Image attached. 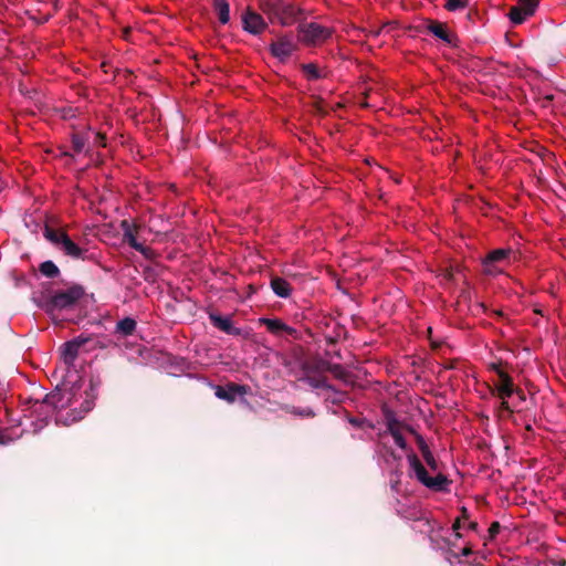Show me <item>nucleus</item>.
Returning <instances> with one entry per match:
<instances>
[{
  "label": "nucleus",
  "instance_id": "9",
  "mask_svg": "<svg viewBox=\"0 0 566 566\" xmlns=\"http://www.w3.org/2000/svg\"><path fill=\"white\" fill-rule=\"evenodd\" d=\"M260 324L265 326L266 329L276 336L282 335L283 333L292 336L293 338H297V331L289 325H286L283 321L279 318H266L262 317L259 319Z\"/></svg>",
  "mask_w": 566,
  "mask_h": 566
},
{
  "label": "nucleus",
  "instance_id": "32",
  "mask_svg": "<svg viewBox=\"0 0 566 566\" xmlns=\"http://www.w3.org/2000/svg\"><path fill=\"white\" fill-rule=\"evenodd\" d=\"M501 524L499 522H492L489 527V538L494 539L495 536L500 533Z\"/></svg>",
  "mask_w": 566,
  "mask_h": 566
},
{
  "label": "nucleus",
  "instance_id": "11",
  "mask_svg": "<svg viewBox=\"0 0 566 566\" xmlns=\"http://www.w3.org/2000/svg\"><path fill=\"white\" fill-rule=\"evenodd\" d=\"M242 22H243V29L245 31H248L249 33H252L255 35L262 33L266 28V23H265L264 19L262 18V15L254 11H251V10H248L242 15Z\"/></svg>",
  "mask_w": 566,
  "mask_h": 566
},
{
  "label": "nucleus",
  "instance_id": "14",
  "mask_svg": "<svg viewBox=\"0 0 566 566\" xmlns=\"http://www.w3.org/2000/svg\"><path fill=\"white\" fill-rule=\"evenodd\" d=\"M209 319L214 327L228 335L240 336L242 334L240 328L233 326L230 317H223L217 313H210Z\"/></svg>",
  "mask_w": 566,
  "mask_h": 566
},
{
  "label": "nucleus",
  "instance_id": "15",
  "mask_svg": "<svg viewBox=\"0 0 566 566\" xmlns=\"http://www.w3.org/2000/svg\"><path fill=\"white\" fill-rule=\"evenodd\" d=\"M270 286L275 295L279 297L286 298L291 295V284L283 277L273 276L270 282Z\"/></svg>",
  "mask_w": 566,
  "mask_h": 566
},
{
  "label": "nucleus",
  "instance_id": "33",
  "mask_svg": "<svg viewBox=\"0 0 566 566\" xmlns=\"http://www.w3.org/2000/svg\"><path fill=\"white\" fill-rule=\"evenodd\" d=\"M392 476L394 478H391V480H390L391 488L397 490L398 485L400 484L401 471L400 470H395L392 472Z\"/></svg>",
  "mask_w": 566,
  "mask_h": 566
},
{
  "label": "nucleus",
  "instance_id": "41",
  "mask_svg": "<svg viewBox=\"0 0 566 566\" xmlns=\"http://www.w3.org/2000/svg\"><path fill=\"white\" fill-rule=\"evenodd\" d=\"M416 441H417V446L418 448L422 447L423 444H426L427 442L424 441L423 437L420 436V434H417L416 433Z\"/></svg>",
  "mask_w": 566,
  "mask_h": 566
},
{
  "label": "nucleus",
  "instance_id": "43",
  "mask_svg": "<svg viewBox=\"0 0 566 566\" xmlns=\"http://www.w3.org/2000/svg\"><path fill=\"white\" fill-rule=\"evenodd\" d=\"M491 369L496 373L499 376V371H504L499 365L492 364Z\"/></svg>",
  "mask_w": 566,
  "mask_h": 566
},
{
  "label": "nucleus",
  "instance_id": "29",
  "mask_svg": "<svg viewBox=\"0 0 566 566\" xmlns=\"http://www.w3.org/2000/svg\"><path fill=\"white\" fill-rule=\"evenodd\" d=\"M401 422L395 417L387 418V430L390 434L400 431Z\"/></svg>",
  "mask_w": 566,
  "mask_h": 566
},
{
  "label": "nucleus",
  "instance_id": "34",
  "mask_svg": "<svg viewBox=\"0 0 566 566\" xmlns=\"http://www.w3.org/2000/svg\"><path fill=\"white\" fill-rule=\"evenodd\" d=\"M94 144L105 147L106 146V135L103 133H96L94 137Z\"/></svg>",
  "mask_w": 566,
  "mask_h": 566
},
{
  "label": "nucleus",
  "instance_id": "10",
  "mask_svg": "<svg viewBox=\"0 0 566 566\" xmlns=\"http://www.w3.org/2000/svg\"><path fill=\"white\" fill-rule=\"evenodd\" d=\"M300 12L301 10L291 3L277 2L274 6V14L282 25H291L294 23Z\"/></svg>",
  "mask_w": 566,
  "mask_h": 566
},
{
  "label": "nucleus",
  "instance_id": "36",
  "mask_svg": "<svg viewBox=\"0 0 566 566\" xmlns=\"http://www.w3.org/2000/svg\"><path fill=\"white\" fill-rule=\"evenodd\" d=\"M500 409L503 410V411H506L509 413L513 412V409L511 408L507 399H504V400L501 401Z\"/></svg>",
  "mask_w": 566,
  "mask_h": 566
},
{
  "label": "nucleus",
  "instance_id": "13",
  "mask_svg": "<svg viewBox=\"0 0 566 566\" xmlns=\"http://www.w3.org/2000/svg\"><path fill=\"white\" fill-rule=\"evenodd\" d=\"M427 30L449 45H457V35L447 31L446 25L439 21L428 19Z\"/></svg>",
  "mask_w": 566,
  "mask_h": 566
},
{
  "label": "nucleus",
  "instance_id": "4",
  "mask_svg": "<svg viewBox=\"0 0 566 566\" xmlns=\"http://www.w3.org/2000/svg\"><path fill=\"white\" fill-rule=\"evenodd\" d=\"M332 29L318 23H301L297 27L298 40L306 45H317L332 35Z\"/></svg>",
  "mask_w": 566,
  "mask_h": 566
},
{
  "label": "nucleus",
  "instance_id": "16",
  "mask_svg": "<svg viewBox=\"0 0 566 566\" xmlns=\"http://www.w3.org/2000/svg\"><path fill=\"white\" fill-rule=\"evenodd\" d=\"M124 227H127V229L124 232V238L134 250L140 252L143 255L148 256L151 250L149 248L144 247L142 243H139L133 233L130 229H128L127 221L123 222Z\"/></svg>",
  "mask_w": 566,
  "mask_h": 566
},
{
  "label": "nucleus",
  "instance_id": "27",
  "mask_svg": "<svg viewBox=\"0 0 566 566\" xmlns=\"http://www.w3.org/2000/svg\"><path fill=\"white\" fill-rule=\"evenodd\" d=\"M424 462L427 463V465L429 467L430 471L432 473H434V475L438 473V472H441L440 470V463L437 461V459L434 458L433 453L431 454H427V457L423 458Z\"/></svg>",
  "mask_w": 566,
  "mask_h": 566
},
{
  "label": "nucleus",
  "instance_id": "37",
  "mask_svg": "<svg viewBox=\"0 0 566 566\" xmlns=\"http://www.w3.org/2000/svg\"><path fill=\"white\" fill-rule=\"evenodd\" d=\"M514 394L517 396L520 401H525L526 396H525V394H524V391L522 389L515 388Z\"/></svg>",
  "mask_w": 566,
  "mask_h": 566
},
{
  "label": "nucleus",
  "instance_id": "23",
  "mask_svg": "<svg viewBox=\"0 0 566 566\" xmlns=\"http://www.w3.org/2000/svg\"><path fill=\"white\" fill-rule=\"evenodd\" d=\"M326 370L332 373L337 379L345 380L348 373L339 364L326 363Z\"/></svg>",
  "mask_w": 566,
  "mask_h": 566
},
{
  "label": "nucleus",
  "instance_id": "35",
  "mask_svg": "<svg viewBox=\"0 0 566 566\" xmlns=\"http://www.w3.org/2000/svg\"><path fill=\"white\" fill-rule=\"evenodd\" d=\"M57 395H46L43 399V403L54 406L56 405Z\"/></svg>",
  "mask_w": 566,
  "mask_h": 566
},
{
  "label": "nucleus",
  "instance_id": "44",
  "mask_svg": "<svg viewBox=\"0 0 566 566\" xmlns=\"http://www.w3.org/2000/svg\"><path fill=\"white\" fill-rule=\"evenodd\" d=\"M478 523L476 522H470L468 524V528L471 530V531H476L478 530Z\"/></svg>",
  "mask_w": 566,
  "mask_h": 566
},
{
  "label": "nucleus",
  "instance_id": "12",
  "mask_svg": "<svg viewBox=\"0 0 566 566\" xmlns=\"http://www.w3.org/2000/svg\"><path fill=\"white\" fill-rule=\"evenodd\" d=\"M514 391L513 378L506 371H499V382L495 384V389L492 391V395L504 400L510 398Z\"/></svg>",
  "mask_w": 566,
  "mask_h": 566
},
{
  "label": "nucleus",
  "instance_id": "7",
  "mask_svg": "<svg viewBox=\"0 0 566 566\" xmlns=\"http://www.w3.org/2000/svg\"><path fill=\"white\" fill-rule=\"evenodd\" d=\"M250 392V387L247 385H239L235 382H229L224 387L217 386L216 387V396L219 399L226 400L229 403L235 401L237 396H244Z\"/></svg>",
  "mask_w": 566,
  "mask_h": 566
},
{
  "label": "nucleus",
  "instance_id": "6",
  "mask_svg": "<svg viewBox=\"0 0 566 566\" xmlns=\"http://www.w3.org/2000/svg\"><path fill=\"white\" fill-rule=\"evenodd\" d=\"M511 253V249H496L490 251L482 262L484 272L486 274L499 273L500 270L497 269V265L505 263L509 260Z\"/></svg>",
  "mask_w": 566,
  "mask_h": 566
},
{
  "label": "nucleus",
  "instance_id": "26",
  "mask_svg": "<svg viewBox=\"0 0 566 566\" xmlns=\"http://www.w3.org/2000/svg\"><path fill=\"white\" fill-rule=\"evenodd\" d=\"M71 142H72V149L74 150V153L80 154L84 150L86 139L82 135L74 134L72 136Z\"/></svg>",
  "mask_w": 566,
  "mask_h": 566
},
{
  "label": "nucleus",
  "instance_id": "24",
  "mask_svg": "<svg viewBox=\"0 0 566 566\" xmlns=\"http://www.w3.org/2000/svg\"><path fill=\"white\" fill-rule=\"evenodd\" d=\"M460 516L453 522L452 530L455 532L457 537H461V533H459V530L461 528L462 522L469 520V511L465 506H462L460 509Z\"/></svg>",
  "mask_w": 566,
  "mask_h": 566
},
{
  "label": "nucleus",
  "instance_id": "47",
  "mask_svg": "<svg viewBox=\"0 0 566 566\" xmlns=\"http://www.w3.org/2000/svg\"><path fill=\"white\" fill-rule=\"evenodd\" d=\"M495 313H496V315L502 316V312L499 311V312H495Z\"/></svg>",
  "mask_w": 566,
  "mask_h": 566
},
{
  "label": "nucleus",
  "instance_id": "22",
  "mask_svg": "<svg viewBox=\"0 0 566 566\" xmlns=\"http://www.w3.org/2000/svg\"><path fill=\"white\" fill-rule=\"evenodd\" d=\"M538 2L539 0H518L516 7L528 18L535 13Z\"/></svg>",
  "mask_w": 566,
  "mask_h": 566
},
{
  "label": "nucleus",
  "instance_id": "5",
  "mask_svg": "<svg viewBox=\"0 0 566 566\" xmlns=\"http://www.w3.org/2000/svg\"><path fill=\"white\" fill-rule=\"evenodd\" d=\"M90 337L80 335L62 345L61 354L63 361L67 367L74 366V363L78 356L80 348L90 342Z\"/></svg>",
  "mask_w": 566,
  "mask_h": 566
},
{
  "label": "nucleus",
  "instance_id": "40",
  "mask_svg": "<svg viewBox=\"0 0 566 566\" xmlns=\"http://www.w3.org/2000/svg\"><path fill=\"white\" fill-rule=\"evenodd\" d=\"M472 553H473L472 548L469 547V546H465V547L462 548L460 555L464 556V557H468V556L472 555Z\"/></svg>",
  "mask_w": 566,
  "mask_h": 566
},
{
  "label": "nucleus",
  "instance_id": "19",
  "mask_svg": "<svg viewBox=\"0 0 566 566\" xmlns=\"http://www.w3.org/2000/svg\"><path fill=\"white\" fill-rule=\"evenodd\" d=\"M301 70L308 81H316L324 77L317 64L315 63L301 64Z\"/></svg>",
  "mask_w": 566,
  "mask_h": 566
},
{
  "label": "nucleus",
  "instance_id": "3",
  "mask_svg": "<svg viewBox=\"0 0 566 566\" xmlns=\"http://www.w3.org/2000/svg\"><path fill=\"white\" fill-rule=\"evenodd\" d=\"M407 460L416 479L426 488L436 491L442 492L447 491L448 486L451 484V481L448 479L446 474L442 472H438L434 476H430L427 469L417 457L416 453L411 452L407 455Z\"/></svg>",
  "mask_w": 566,
  "mask_h": 566
},
{
  "label": "nucleus",
  "instance_id": "17",
  "mask_svg": "<svg viewBox=\"0 0 566 566\" xmlns=\"http://www.w3.org/2000/svg\"><path fill=\"white\" fill-rule=\"evenodd\" d=\"M137 323L132 317H125L117 322L115 332L123 336H130L135 333Z\"/></svg>",
  "mask_w": 566,
  "mask_h": 566
},
{
  "label": "nucleus",
  "instance_id": "45",
  "mask_svg": "<svg viewBox=\"0 0 566 566\" xmlns=\"http://www.w3.org/2000/svg\"><path fill=\"white\" fill-rule=\"evenodd\" d=\"M407 429H408L410 432L415 433V431H413V429H412L411 427L407 426Z\"/></svg>",
  "mask_w": 566,
  "mask_h": 566
},
{
  "label": "nucleus",
  "instance_id": "20",
  "mask_svg": "<svg viewBox=\"0 0 566 566\" xmlns=\"http://www.w3.org/2000/svg\"><path fill=\"white\" fill-rule=\"evenodd\" d=\"M39 271L42 275L49 279H54L60 274V270L56 264L50 260L42 262L39 266Z\"/></svg>",
  "mask_w": 566,
  "mask_h": 566
},
{
  "label": "nucleus",
  "instance_id": "46",
  "mask_svg": "<svg viewBox=\"0 0 566 566\" xmlns=\"http://www.w3.org/2000/svg\"><path fill=\"white\" fill-rule=\"evenodd\" d=\"M361 106H363V107H367V106H368V104H367L366 102H364V103H361Z\"/></svg>",
  "mask_w": 566,
  "mask_h": 566
},
{
  "label": "nucleus",
  "instance_id": "39",
  "mask_svg": "<svg viewBox=\"0 0 566 566\" xmlns=\"http://www.w3.org/2000/svg\"><path fill=\"white\" fill-rule=\"evenodd\" d=\"M420 452H421V455L422 458L427 457V454H431L432 452L430 451L428 444H423L422 447L419 448Z\"/></svg>",
  "mask_w": 566,
  "mask_h": 566
},
{
  "label": "nucleus",
  "instance_id": "21",
  "mask_svg": "<svg viewBox=\"0 0 566 566\" xmlns=\"http://www.w3.org/2000/svg\"><path fill=\"white\" fill-rule=\"evenodd\" d=\"M283 410H285L287 413L303 418H314L316 416L315 411L310 407L298 408L294 406H285Z\"/></svg>",
  "mask_w": 566,
  "mask_h": 566
},
{
  "label": "nucleus",
  "instance_id": "42",
  "mask_svg": "<svg viewBox=\"0 0 566 566\" xmlns=\"http://www.w3.org/2000/svg\"><path fill=\"white\" fill-rule=\"evenodd\" d=\"M361 422L363 421L360 419H358V418H349V423H352L355 427H360Z\"/></svg>",
  "mask_w": 566,
  "mask_h": 566
},
{
  "label": "nucleus",
  "instance_id": "2",
  "mask_svg": "<svg viewBox=\"0 0 566 566\" xmlns=\"http://www.w3.org/2000/svg\"><path fill=\"white\" fill-rule=\"evenodd\" d=\"M85 290L80 284H73L66 290L51 294L42 304L45 313L53 315L56 311L70 310L84 296Z\"/></svg>",
  "mask_w": 566,
  "mask_h": 566
},
{
  "label": "nucleus",
  "instance_id": "31",
  "mask_svg": "<svg viewBox=\"0 0 566 566\" xmlns=\"http://www.w3.org/2000/svg\"><path fill=\"white\" fill-rule=\"evenodd\" d=\"M391 436H392V438H394V440H395V443H396L400 449H402V450H407V448H408L407 441H406V439L403 438V436L401 434V432H400V431H398V432H394V431H392V434H391Z\"/></svg>",
  "mask_w": 566,
  "mask_h": 566
},
{
  "label": "nucleus",
  "instance_id": "1",
  "mask_svg": "<svg viewBox=\"0 0 566 566\" xmlns=\"http://www.w3.org/2000/svg\"><path fill=\"white\" fill-rule=\"evenodd\" d=\"M43 237L64 255L74 260H86L87 250L75 243L63 228L45 224Z\"/></svg>",
  "mask_w": 566,
  "mask_h": 566
},
{
  "label": "nucleus",
  "instance_id": "38",
  "mask_svg": "<svg viewBox=\"0 0 566 566\" xmlns=\"http://www.w3.org/2000/svg\"><path fill=\"white\" fill-rule=\"evenodd\" d=\"M420 452H421V455L422 458L427 457V454H431L432 452L430 451L428 444H423L422 447L419 448Z\"/></svg>",
  "mask_w": 566,
  "mask_h": 566
},
{
  "label": "nucleus",
  "instance_id": "25",
  "mask_svg": "<svg viewBox=\"0 0 566 566\" xmlns=\"http://www.w3.org/2000/svg\"><path fill=\"white\" fill-rule=\"evenodd\" d=\"M509 18L513 24H522L527 19L523 11L516 6L510 9Z\"/></svg>",
  "mask_w": 566,
  "mask_h": 566
},
{
  "label": "nucleus",
  "instance_id": "8",
  "mask_svg": "<svg viewBox=\"0 0 566 566\" xmlns=\"http://www.w3.org/2000/svg\"><path fill=\"white\" fill-rule=\"evenodd\" d=\"M296 50V44L286 35L279 38L270 44L272 55L284 62Z\"/></svg>",
  "mask_w": 566,
  "mask_h": 566
},
{
  "label": "nucleus",
  "instance_id": "28",
  "mask_svg": "<svg viewBox=\"0 0 566 566\" xmlns=\"http://www.w3.org/2000/svg\"><path fill=\"white\" fill-rule=\"evenodd\" d=\"M305 381L312 387V388H331L329 385H327L325 378H315V377H306Z\"/></svg>",
  "mask_w": 566,
  "mask_h": 566
},
{
  "label": "nucleus",
  "instance_id": "18",
  "mask_svg": "<svg viewBox=\"0 0 566 566\" xmlns=\"http://www.w3.org/2000/svg\"><path fill=\"white\" fill-rule=\"evenodd\" d=\"M213 9L218 13L220 23L227 24L230 21V6L227 0H213Z\"/></svg>",
  "mask_w": 566,
  "mask_h": 566
},
{
  "label": "nucleus",
  "instance_id": "30",
  "mask_svg": "<svg viewBox=\"0 0 566 566\" xmlns=\"http://www.w3.org/2000/svg\"><path fill=\"white\" fill-rule=\"evenodd\" d=\"M467 6V3L462 0H448V2L446 3L444 8L448 10V11H455L460 8H464Z\"/></svg>",
  "mask_w": 566,
  "mask_h": 566
}]
</instances>
